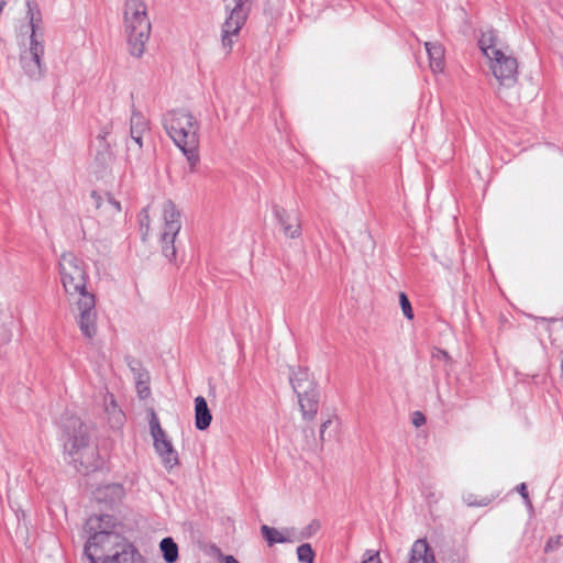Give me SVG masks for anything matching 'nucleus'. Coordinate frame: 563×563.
<instances>
[{"mask_svg":"<svg viewBox=\"0 0 563 563\" xmlns=\"http://www.w3.org/2000/svg\"><path fill=\"white\" fill-rule=\"evenodd\" d=\"M62 284L69 297L76 299L78 325L84 336L91 340L97 333V311L95 295L87 290V265L74 253H64L59 261Z\"/></svg>","mask_w":563,"mask_h":563,"instance_id":"nucleus-1","label":"nucleus"},{"mask_svg":"<svg viewBox=\"0 0 563 563\" xmlns=\"http://www.w3.org/2000/svg\"><path fill=\"white\" fill-rule=\"evenodd\" d=\"M163 125L174 143L186 156L192 172L199 163V123L185 110H172L164 114Z\"/></svg>","mask_w":563,"mask_h":563,"instance_id":"nucleus-2","label":"nucleus"},{"mask_svg":"<svg viewBox=\"0 0 563 563\" xmlns=\"http://www.w3.org/2000/svg\"><path fill=\"white\" fill-rule=\"evenodd\" d=\"M478 46L489 59V67L494 77L503 87H514L518 79V62L498 47V36L494 30L483 32L478 40Z\"/></svg>","mask_w":563,"mask_h":563,"instance_id":"nucleus-3","label":"nucleus"},{"mask_svg":"<svg viewBox=\"0 0 563 563\" xmlns=\"http://www.w3.org/2000/svg\"><path fill=\"white\" fill-rule=\"evenodd\" d=\"M124 26L130 54L140 58L151 34V21L144 0H124Z\"/></svg>","mask_w":563,"mask_h":563,"instance_id":"nucleus-4","label":"nucleus"},{"mask_svg":"<svg viewBox=\"0 0 563 563\" xmlns=\"http://www.w3.org/2000/svg\"><path fill=\"white\" fill-rule=\"evenodd\" d=\"M289 382L297 395L303 419L313 420L319 409L320 393L312 374L307 367H298L291 372Z\"/></svg>","mask_w":563,"mask_h":563,"instance_id":"nucleus-5","label":"nucleus"},{"mask_svg":"<svg viewBox=\"0 0 563 563\" xmlns=\"http://www.w3.org/2000/svg\"><path fill=\"white\" fill-rule=\"evenodd\" d=\"M222 2L225 19L221 25V44L225 52L230 53L250 16L254 0H222Z\"/></svg>","mask_w":563,"mask_h":563,"instance_id":"nucleus-6","label":"nucleus"},{"mask_svg":"<svg viewBox=\"0 0 563 563\" xmlns=\"http://www.w3.org/2000/svg\"><path fill=\"white\" fill-rule=\"evenodd\" d=\"M117 527V519L111 515L91 516L86 520L84 526L85 532L88 534V540L84 548V554L92 553L95 556L102 553V549L109 547L108 541L112 540L110 537H121L114 532Z\"/></svg>","mask_w":563,"mask_h":563,"instance_id":"nucleus-7","label":"nucleus"},{"mask_svg":"<svg viewBox=\"0 0 563 563\" xmlns=\"http://www.w3.org/2000/svg\"><path fill=\"white\" fill-rule=\"evenodd\" d=\"M163 232L161 234V247L163 255L169 261H176L177 251L175 240L181 229L180 212L172 200L163 205Z\"/></svg>","mask_w":563,"mask_h":563,"instance_id":"nucleus-8","label":"nucleus"},{"mask_svg":"<svg viewBox=\"0 0 563 563\" xmlns=\"http://www.w3.org/2000/svg\"><path fill=\"white\" fill-rule=\"evenodd\" d=\"M110 543L102 549L99 558L92 553L86 555L89 563H144L137 550L126 543L122 537H111Z\"/></svg>","mask_w":563,"mask_h":563,"instance_id":"nucleus-9","label":"nucleus"},{"mask_svg":"<svg viewBox=\"0 0 563 563\" xmlns=\"http://www.w3.org/2000/svg\"><path fill=\"white\" fill-rule=\"evenodd\" d=\"M64 451L70 455H80V464H84L82 452L88 449L89 434L86 424L75 416L65 419L63 424Z\"/></svg>","mask_w":563,"mask_h":563,"instance_id":"nucleus-10","label":"nucleus"},{"mask_svg":"<svg viewBox=\"0 0 563 563\" xmlns=\"http://www.w3.org/2000/svg\"><path fill=\"white\" fill-rule=\"evenodd\" d=\"M150 431L153 437V445L156 453L159 455L162 463L166 468H173L179 464L178 453L174 449L170 440L167 438L166 432L161 427L159 419L154 409L150 410Z\"/></svg>","mask_w":563,"mask_h":563,"instance_id":"nucleus-11","label":"nucleus"},{"mask_svg":"<svg viewBox=\"0 0 563 563\" xmlns=\"http://www.w3.org/2000/svg\"><path fill=\"white\" fill-rule=\"evenodd\" d=\"M44 55V34H41L40 40L31 38L30 47L21 54V66L25 75L32 80H40L45 73V67L42 63Z\"/></svg>","mask_w":563,"mask_h":563,"instance_id":"nucleus-12","label":"nucleus"},{"mask_svg":"<svg viewBox=\"0 0 563 563\" xmlns=\"http://www.w3.org/2000/svg\"><path fill=\"white\" fill-rule=\"evenodd\" d=\"M273 214L286 238L297 239L301 235V223L296 213L288 212L278 205H273Z\"/></svg>","mask_w":563,"mask_h":563,"instance_id":"nucleus-13","label":"nucleus"},{"mask_svg":"<svg viewBox=\"0 0 563 563\" xmlns=\"http://www.w3.org/2000/svg\"><path fill=\"white\" fill-rule=\"evenodd\" d=\"M261 534L269 547L275 543H290L296 541V531L292 528L279 531L276 528L262 525Z\"/></svg>","mask_w":563,"mask_h":563,"instance_id":"nucleus-14","label":"nucleus"},{"mask_svg":"<svg viewBox=\"0 0 563 563\" xmlns=\"http://www.w3.org/2000/svg\"><path fill=\"white\" fill-rule=\"evenodd\" d=\"M212 415L208 407L207 400L202 396L195 398V427L197 430L203 431L210 427Z\"/></svg>","mask_w":563,"mask_h":563,"instance_id":"nucleus-15","label":"nucleus"},{"mask_svg":"<svg viewBox=\"0 0 563 563\" xmlns=\"http://www.w3.org/2000/svg\"><path fill=\"white\" fill-rule=\"evenodd\" d=\"M408 563H434V555L426 540L413 542Z\"/></svg>","mask_w":563,"mask_h":563,"instance_id":"nucleus-16","label":"nucleus"},{"mask_svg":"<svg viewBox=\"0 0 563 563\" xmlns=\"http://www.w3.org/2000/svg\"><path fill=\"white\" fill-rule=\"evenodd\" d=\"M26 8H27L26 15L29 18L30 29H31L30 40L31 38L40 40L41 34H43V32L41 30L42 13L38 8V4L35 0H26Z\"/></svg>","mask_w":563,"mask_h":563,"instance_id":"nucleus-17","label":"nucleus"},{"mask_svg":"<svg viewBox=\"0 0 563 563\" xmlns=\"http://www.w3.org/2000/svg\"><path fill=\"white\" fill-rule=\"evenodd\" d=\"M424 47L430 59L431 69L434 73L442 71L444 67V49L442 45L439 43L426 42Z\"/></svg>","mask_w":563,"mask_h":563,"instance_id":"nucleus-18","label":"nucleus"},{"mask_svg":"<svg viewBox=\"0 0 563 563\" xmlns=\"http://www.w3.org/2000/svg\"><path fill=\"white\" fill-rule=\"evenodd\" d=\"M125 161L130 165L140 163L143 154V136L130 135L125 143Z\"/></svg>","mask_w":563,"mask_h":563,"instance_id":"nucleus-19","label":"nucleus"},{"mask_svg":"<svg viewBox=\"0 0 563 563\" xmlns=\"http://www.w3.org/2000/svg\"><path fill=\"white\" fill-rule=\"evenodd\" d=\"M150 132L148 120L140 112L133 109L130 119V135L143 136Z\"/></svg>","mask_w":563,"mask_h":563,"instance_id":"nucleus-20","label":"nucleus"},{"mask_svg":"<svg viewBox=\"0 0 563 563\" xmlns=\"http://www.w3.org/2000/svg\"><path fill=\"white\" fill-rule=\"evenodd\" d=\"M163 559L167 563H175L178 560V545L172 537L163 538L159 542Z\"/></svg>","mask_w":563,"mask_h":563,"instance_id":"nucleus-21","label":"nucleus"},{"mask_svg":"<svg viewBox=\"0 0 563 563\" xmlns=\"http://www.w3.org/2000/svg\"><path fill=\"white\" fill-rule=\"evenodd\" d=\"M99 494H103L104 497H110V501L114 503L120 500L124 494L123 486L121 484H109L103 488L98 489Z\"/></svg>","mask_w":563,"mask_h":563,"instance_id":"nucleus-22","label":"nucleus"},{"mask_svg":"<svg viewBox=\"0 0 563 563\" xmlns=\"http://www.w3.org/2000/svg\"><path fill=\"white\" fill-rule=\"evenodd\" d=\"M297 556L299 562L313 563L316 553L309 543H302L297 548Z\"/></svg>","mask_w":563,"mask_h":563,"instance_id":"nucleus-23","label":"nucleus"},{"mask_svg":"<svg viewBox=\"0 0 563 563\" xmlns=\"http://www.w3.org/2000/svg\"><path fill=\"white\" fill-rule=\"evenodd\" d=\"M321 528V523L319 520L313 519L308 526H306L296 536V541H300L303 539H309L314 536Z\"/></svg>","mask_w":563,"mask_h":563,"instance_id":"nucleus-24","label":"nucleus"},{"mask_svg":"<svg viewBox=\"0 0 563 563\" xmlns=\"http://www.w3.org/2000/svg\"><path fill=\"white\" fill-rule=\"evenodd\" d=\"M463 500L468 507H485L488 506L493 499L488 496L478 498L474 494H467L463 497Z\"/></svg>","mask_w":563,"mask_h":563,"instance_id":"nucleus-25","label":"nucleus"},{"mask_svg":"<svg viewBox=\"0 0 563 563\" xmlns=\"http://www.w3.org/2000/svg\"><path fill=\"white\" fill-rule=\"evenodd\" d=\"M139 223L142 233V239L145 240L148 234L151 223L148 207L143 208L139 213Z\"/></svg>","mask_w":563,"mask_h":563,"instance_id":"nucleus-26","label":"nucleus"},{"mask_svg":"<svg viewBox=\"0 0 563 563\" xmlns=\"http://www.w3.org/2000/svg\"><path fill=\"white\" fill-rule=\"evenodd\" d=\"M399 303H400L404 316L408 320H412L413 319V310H412L411 303L405 292L399 294Z\"/></svg>","mask_w":563,"mask_h":563,"instance_id":"nucleus-27","label":"nucleus"},{"mask_svg":"<svg viewBox=\"0 0 563 563\" xmlns=\"http://www.w3.org/2000/svg\"><path fill=\"white\" fill-rule=\"evenodd\" d=\"M112 123H108L100 130L97 139L103 143V147L107 151L108 155H111L110 144L107 142L108 135L111 133Z\"/></svg>","mask_w":563,"mask_h":563,"instance_id":"nucleus-28","label":"nucleus"},{"mask_svg":"<svg viewBox=\"0 0 563 563\" xmlns=\"http://www.w3.org/2000/svg\"><path fill=\"white\" fill-rule=\"evenodd\" d=\"M141 377H142V375H140L139 380L136 383V389H137L139 397L141 399H145L150 396L151 389H150L147 382L142 380Z\"/></svg>","mask_w":563,"mask_h":563,"instance_id":"nucleus-29","label":"nucleus"},{"mask_svg":"<svg viewBox=\"0 0 563 563\" xmlns=\"http://www.w3.org/2000/svg\"><path fill=\"white\" fill-rule=\"evenodd\" d=\"M560 543H561V536L550 537L548 539V541L545 542V545L543 549L544 553H549V552L556 550L559 548Z\"/></svg>","mask_w":563,"mask_h":563,"instance_id":"nucleus-30","label":"nucleus"},{"mask_svg":"<svg viewBox=\"0 0 563 563\" xmlns=\"http://www.w3.org/2000/svg\"><path fill=\"white\" fill-rule=\"evenodd\" d=\"M517 492L520 494V496L523 498L525 504L529 507H532V503L529 497V493L527 489V485L525 483H521L517 486Z\"/></svg>","mask_w":563,"mask_h":563,"instance_id":"nucleus-31","label":"nucleus"},{"mask_svg":"<svg viewBox=\"0 0 563 563\" xmlns=\"http://www.w3.org/2000/svg\"><path fill=\"white\" fill-rule=\"evenodd\" d=\"M362 563H382L378 552L366 551Z\"/></svg>","mask_w":563,"mask_h":563,"instance_id":"nucleus-32","label":"nucleus"},{"mask_svg":"<svg viewBox=\"0 0 563 563\" xmlns=\"http://www.w3.org/2000/svg\"><path fill=\"white\" fill-rule=\"evenodd\" d=\"M412 423L415 427L419 428L426 423V417L420 411H415L412 415Z\"/></svg>","mask_w":563,"mask_h":563,"instance_id":"nucleus-33","label":"nucleus"},{"mask_svg":"<svg viewBox=\"0 0 563 563\" xmlns=\"http://www.w3.org/2000/svg\"><path fill=\"white\" fill-rule=\"evenodd\" d=\"M108 202L114 208L117 212L121 211V203L111 195H108Z\"/></svg>","mask_w":563,"mask_h":563,"instance_id":"nucleus-34","label":"nucleus"},{"mask_svg":"<svg viewBox=\"0 0 563 563\" xmlns=\"http://www.w3.org/2000/svg\"><path fill=\"white\" fill-rule=\"evenodd\" d=\"M332 423V421L330 419L325 420L324 422H322L321 427H320V438L322 439L323 438V433L324 431L328 429V427Z\"/></svg>","mask_w":563,"mask_h":563,"instance_id":"nucleus-35","label":"nucleus"},{"mask_svg":"<svg viewBox=\"0 0 563 563\" xmlns=\"http://www.w3.org/2000/svg\"><path fill=\"white\" fill-rule=\"evenodd\" d=\"M224 563H239V561L232 555H227Z\"/></svg>","mask_w":563,"mask_h":563,"instance_id":"nucleus-36","label":"nucleus"},{"mask_svg":"<svg viewBox=\"0 0 563 563\" xmlns=\"http://www.w3.org/2000/svg\"><path fill=\"white\" fill-rule=\"evenodd\" d=\"M110 397H111V406H112L113 408H115V407H117L115 400H114V398H113V396H112V395H111Z\"/></svg>","mask_w":563,"mask_h":563,"instance_id":"nucleus-37","label":"nucleus"},{"mask_svg":"<svg viewBox=\"0 0 563 563\" xmlns=\"http://www.w3.org/2000/svg\"><path fill=\"white\" fill-rule=\"evenodd\" d=\"M562 322H563V317H562Z\"/></svg>","mask_w":563,"mask_h":563,"instance_id":"nucleus-38","label":"nucleus"}]
</instances>
